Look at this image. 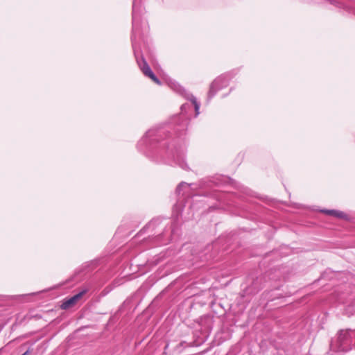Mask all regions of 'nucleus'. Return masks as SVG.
Returning <instances> with one entry per match:
<instances>
[{"instance_id":"9d476101","label":"nucleus","mask_w":355,"mask_h":355,"mask_svg":"<svg viewBox=\"0 0 355 355\" xmlns=\"http://www.w3.org/2000/svg\"><path fill=\"white\" fill-rule=\"evenodd\" d=\"M185 107H186V105H182L181 107V110H183L185 109Z\"/></svg>"},{"instance_id":"7ed1b4c3","label":"nucleus","mask_w":355,"mask_h":355,"mask_svg":"<svg viewBox=\"0 0 355 355\" xmlns=\"http://www.w3.org/2000/svg\"><path fill=\"white\" fill-rule=\"evenodd\" d=\"M228 85V78L226 76H220L216 78L210 85L208 92V99H211L218 90Z\"/></svg>"},{"instance_id":"1a4fd4ad","label":"nucleus","mask_w":355,"mask_h":355,"mask_svg":"<svg viewBox=\"0 0 355 355\" xmlns=\"http://www.w3.org/2000/svg\"><path fill=\"white\" fill-rule=\"evenodd\" d=\"M187 187V184L186 182H181L177 187L176 189V192L178 193H180L181 191H182V189L183 187Z\"/></svg>"},{"instance_id":"423d86ee","label":"nucleus","mask_w":355,"mask_h":355,"mask_svg":"<svg viewBox=\"0 0 355 355\" xmlns=\"http://www.w3.org/2000/svg\"><path fill=\"white\" fill-rule=\"evenodd\" d=\"M173 157H174V159H176L178 164L181 168H182L184 170H187L188 168L187 164H186V162L184 160L183 150L180 151L178 150H176L175 155H174Z\"/></svg>"},{"instance_id":"20e7f679","label":"nucleus","mask_w":355,"mask_h":355,"mask_svg":"<svg viewBox=\"0 0 355 355\" xmlns=\"http://www.w3.org/2000/svg\"><path fill=\"white\" fill-rule=\"evenodd\" d=\"M171 87L177 92L183 95L187 99L191 101L195 107L196 115L199 114L200 103L197 101V99L193 94H189L185 91L180 85L175 83H171Z\"/></svg>"},{"instance_id":"f03ea898","label":"nucleus","mask_w":355,"mask_h":355,"mask_svg":"<svg viewBox=\"0 0 355 355\" xmlns=\"http://www.w3.org/2000/svg\"><path fill=\"white\" fill-rule=\"evenodd\" d=\"M355 331L352 330H341L337 338L332 341L330 345L331 350L335 352H347L352 349Z\"/></svg>"},{"instance_id":"9b49d317","label":"nucleus","mask_w":355,"mask_h":355,"mask_svg":"<svg viewBox=\"0 0 355 355\" xmlns=\"http://www.w3.org/2000/svg\"><path fill=\"white\" fill-rule=\"evenodd\" d=\"M28 351H26V352H24V353L23 354H21V355H28Z\"/></svg>"},{"instance_id":"39448f33","label":"nucleus","mask_w":355,"mask_h":355,"mask_svg":"<svg viewBox=\"0 0 355 355\" xmlns=\"http://www.w3.org/2000/svg\"><path fill=\"white\" fill-rule=\"evenodd\" d=\"M86 292H87V290H83V291L79 292L78 293L76 294L71 298L64 301L61 306L62 309H67L73 306L76 303V302L78 300H80L83 296L84 294L86 293Z\"/></svg>"},{"instance_id":"6e6552de","label":"nucleus","mask_w":355,"mask_h":355,"mask_svg":"<svg viewBox=\"0 0 355 355\" xmlns=\"http://www.w3.org/2000/svg\"><path fill=\"white\" fill-rule=\"evenodd\" d=\"M155 136V131L153 130H148L145 136L141 139V140L139 143V146L146 144L148 142L151 141V140L154 139V137Z\"/></svg>"},{"instance_id":"0eeeda50","label":"nucleus","mask_w":355,"mask_h":355,"mask_svg":"<svg viewBox=\"0 0 355 355\" xmlns=\"http://www.w3.org/2000/svg\"><path fill=\"white\" fill-rule=\"evenodd\" d=\"M322 212L329 215L334 216L338 218H344L346 217V215L343 211L335 210V209H322L321 210Z\"/></svg>"},{"instance_id":"f257e3e1","label":"nucleus","mask_w":355,"mask_h":355,"mask_svg":"<svg viewBox=\"0 0 355 355\" xmlns=\"http://www.w3.org/2000/svg\"><path fill=\"white\" fill-rule=\"evenodd\" d=\"M140 19V15L139 12L137 11V0L133 1V5H132V33L131 36V40H132V49L134 51V53L136 58L137 62L140 68V69L142 71L144 74L146 76H148L153 81H154L156 84L160 85L161 83L159 80L155 76L154 73L152 71L150 67H149L148 64L146 62L145 59L143 58V56L141 57V58H138L137 56V51H136V46H135V42H136V37L137 34L139 33L138 26Z\"/></svg>"}]
</instances>
